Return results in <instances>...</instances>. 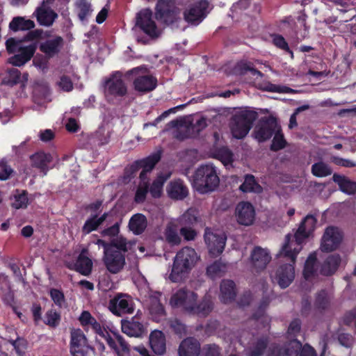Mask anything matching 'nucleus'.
I'll return each mask as SVG.
<instances>
[{
	"label": "nucleus",
	"instance_id": "obj_1",
	"mask_svg": "<svg viewBox=\"0 0 356 356\" xmlns=\"http://www.w3.org/2000/svg\"><path fill=\"white\" fill-rule=\"evenodd\" d=\"M170 305L179 309L184 313L205 317L213 309V302L210 296H205L201 301H197V295L193 291L181 289L170 298Z\"/></svg>",
	"mask_w": 356,
	"mask_h": 356
},
{
	"label": "nucleus",
	"instance_id": "obj_2",
	"mask_svg": "<svg viewBox=\"0 0 356 356\" xmlns=\"http://www.w3.org/2000/svg\"><path fill=\"white\" fill-rule=\"evenodd\" d=\"M316 222L314 216L307 215L293 234L286 235L282 254L291 257H293L296 254H299L302 249V243L315 229Z\"/></svg>",
	"mask_w": 356,
	"mask_h": 356
},
{
	"label": "nucleus",
	"instance_id": "obj_3",
	"mask_svg": "<svg viewBox=\"0 0 356 356\" xmlns=\"http://www.w3.org/2000/svg\"><path fill=\"white\" fill-rule=\"evenodd\" d=\"M198 259L195 250L185 247L176 254L170 279L174 282H178L184 279L195 266Z\"/></svg>",
	"mask_w": 356,
	"mask_h": 356
},
{
	"label": "nucleus",
	"instance_id": "obj_4",
	"mask_svg": "<svg viewBox=\"0 0 356 356\" xmlns=\"http://www.w3.org/2000/svg\"><path fill=\"white\" fill-rule=\"evenodd\" d=\"M160 159V154L154 153L144 159L135 161L130 166L129 170H131V174L136 172L140 168L143 169L140 173V183L135 195V201L137 203L143 202L145 200L149 188L147 175L152 171Z\"/></svg>",
	"mask_w": 356,
	"mask_h": 356
},
{
	"label": "nucleus",
	"instance_id": "obj_5",
	"mask_svg": "<svg viewBox=\"0 0 356 356\" xmlns=\"http://www.w3.org/2000/svg\"><path fill=\"white\" fill-rule=\"evenodd\" d=\"M220 179L216 168L211 163L199 166L193 175V184L201 193L213 191L218 186Z\"/></svg>",
	"mask_w": 356,
	"mask_h": 356
},
{
	"label": "nucleus",
	"instance_id": "obj_6",
	"mask_svg": "<svg viewBox=\"0 0 356 356\" xmlns=\"http://www.w3.org/2000/svg\"><path fill=\"white\" fill-rule=\"evenodd\" d=\"M6 46L10 54H14L8 58V62L15 67H22L25 65L31 59L36 50V46L34 44L26 45L22 40L13 38L6 40Z\"/></svg>",
	"mask_w": 356,
	"mask_h": 356
},
{
	"label": "nucleus",
	"instance_id": "obj_7",
	"mask_svg": "<svg viewBox=\"0 0 356 356\" xmlns=\"http://www.w3.org/2000/svg\"><path fill=\"white\" fill-rule=\"evenodd\" d=\"M283 246L277 254L282 264L276 270L275 280L282 289L287 288L295 279L294 264L298 254H296L293 257L284 256L282 254Z\"/></svg>",
	"mask_w": 356,
	"mask_h": 356
},
{
	"label": "nucleus",
	"instance_id": "obj_8",
	"mask_svg": "<svg viewBox=\"0 0 356 356\" xmlns=\"http://www.w3.org/2000/svg\"><path fill=\"white\" fill-rule=\"evenodd\" d=\"M257 118V113L253 111H242L236 113L230 122L233 136L238 139L244 138L248 134Z\"/></svg>",
	"mask_w": 356,
	"mask_h": 356
},
{
	"label": "nucleus",
	"instance_id": "obj_9",
	"mask_svg": "<svg viewBox=\"0 0 356 356\" xmlns=\"http://www.w3.org/2000/svg\"><path fill=\"white\" fill-rule=\"evenodd\" d=\"M343 238V232L339 227L335 226L326 227L321 240V250L324 252L336 250L340 246Z\"/></svg>",
	"mask_w": 356,
	"mask_h": 356
},
{
	"label": "nucleus",
	"instance_id": "obj_10",
	"mask_svg": "<svg viewBox=\"0 0 356 356\" xmlns=\"http://www.w3.org/2000/svg\"><path fill=\"white\" fill-rule=\"evenodd\" d=\"M156 17L166 24H172L180 18L179 10L173 0H159L156 6Z\"/></svg>",
	"mask_w": 356,
	"mask_h": 356
},
{
	"label": "nucleus",
	"instance_id": "obj_11",
	"mask_svg": "<svg viewBox=\"0 0 356 356\" xmlns=\"http://www.w3.org/2000/svg\"><path fill=\"white\" fill-rule=\"evenodd\" d=\"M127 93V87L122 79V73L116 72L106 81L105 95L111 97H122Z\"/></svg>",
	"mask_w": 356,
	"mask_h": 356
},
{
	"label": "nucleus",
	"instance_id": "obj_12",
	"mask_svg": "<svg viewBox=\"0 0 356 356\" xmlns=\"http://www.w3.org/2000/svg\"><path fill=\"white\" fill-rule=\"evenodd\" d=\"M135 28H139L152 38L159 35L157 27L152 19V12L149 9H144L137 13Z\"/></svg>",
	"mask_w": 356,
	"mask_h": 356
},
{
	"label": "nucleus",
	"instance_id": "obj_13",
	"mask_svg": "<svg viewBox=\"0 0 356 356\" xmlns=\"http://www.w3.org/2000/svg\"><path fill=\"white\" fill-rule=\"evenodd\" d=\"M278 124L273 118L261 119L254 130V138L259 142H264L271 138L278 129Z\"/></svg>",
	"mask_w": 356,
	"mask_h": 356
},
{
	"label": "nucleus",
	"instance_id": "obj_14",
	"mask_svg": "<svg viewBox=\"0 0 356 356\" xmlns=\"http://www.w3.org/2000/svg\"><path fill=\"white\" fill-rule=\"evenodd\" d=\"M109 309L119 316L132 314L134 310L132 299L127 294L119 293L110 300Z\"/></svg>",
	"mask_w": 356,
	"mask_h": 356
},
{
	"label": "nucleus",
	"instance_id": "obj_15",
	"mask_svg": "<svg viewBox=\"0 0 356 356\" xmlns=\"http://www.w3.org/2000/svg\"><path fill=\"white\" fill-rule=\"evenodd\" d=\"M103 262L106 269L113 274L121 271L125 265V255L121 251H114L113 248L104 252Z\"/></svg>",
	"mask_w": 356,
	"mask_h": 356
},
{
	"label": "nucleus",
	"instance_id": "obj_16",
	"mask_svg": "<svg viewBox=\"0 0 356 356\" xmlns=\"http://www.w3.org/2000/svg\"><path fill=\"white\" fill-rule=\"evenodd\" d=\"M204 238L211 254L216 257L222 252L226 243V236L224 234H217L207 227Z\"/></svg>",
	"mask_w": 356,
	"mask_h": 356
},
{
	"label": "nucleus",
	"instance_id": "obj_17",
	"mask_svg": "<svg viewBox=\"0 0 356 356\" xmlns=\"http://www.w3.org/2000/svg\"><path fill=\"white\" fill-rule=\"evenodd\" d=\"M271 260L269 252L259 246L255 247L250 254V261L252 271L264 270Z\"/></svg>",
	"mask_w": 356,
	"mask_h": 356
},
{
	"label": "nucleus",
	"instance_id": "obj_18",
	"mask_svg": "<svg viewBox=\"0 0 356 356\" xmlns=\"http://www.w3.org/2000/svg\"><path fill=\"white\" fill-rule=\"evenodd\" d=\"M209 3L201 0L186 9L184 13V19L191 24H199L207 13Z\"/></svg>",
	"mask_w": 356,
	"mask_h": 356
},
{
	"label": "nucleus",
	"instance_id": "obj_19",
	"mask_svg": "<svg viewBox=\"0 0 356 356\" xmlns=\"http://www.w3.org/2000/svg\"><path fill=\"white\" fill-rule=\"evenodd\" d=\"M122 332L131 337L142 338L147 332L146 327L136 316L121 320Z\"/></svg>",
	"mask_w": 356,
	"mask_h": 356
},
{
	"label": "nucleus",
	"instance_id": "obj_20",
	"mask_svg": "<svg viewBox=\"0 0 356 356\" xmlns=\"http://www.w3.org/2000/svg\"><path fill=\"white\" fill-rule=\"evenodd\" d=\"M63 45V38L59 35H54L41 42L39 49L47 58H51L60 53Z\"/></svg>",
	"mask_w": 356,
	"mask_h": 356
},
{
	"label": "nucleus",
	"instance_id": "obj_21",
	"mask_svg": "<svg viewBox=\"0 0 356 356\" xmlns=\"http://www.w3.org/2000/svg\"><path fill=\"white\" fill-rule=\"evenodd\" d=\"M235 214L237 222L239 224L248 226L254 222L255 211L250 202H241L237 204Z\"/></svg>",
	"mask_w": 356,
	"mask_h": 356
},
{
	"label": "nucleus",
	"instance_id": "obj_22",
	"mask_svg": "<svg viewBox=\"0 0 356 356\" xmlns=\"http://www.w3.org/2000/svg\"><path fill=\"white\" fill-rule=\"evenodd\" d=\"M301 349V343L296 339L280 346L275 345L270 349L268 356H298Z\"/></svg>",
	"mask_w": 356,
	"mask_h": 356
},
{
	"label": "nucleus",
	"instance_id": "obj_23",
	"mask_svg": "<svg viewBox=\"0 0 356 356\" xmlns=\"http://www.w3.org/2000/svg\"><path fill=\"white\" fill-rule=\"evenodd\" d=\"M87 339L83 332L78 329L71 332L70 352L73 356H86Z\"/></svg>",
	"mask_w": 356,
	"mask_h": 356
},
{
	"label": "nucleus",
	"instance_id": "obj_24",
	"mask_svg": "<svg viewBox=\"0 0 356 356\" xmlns=\"http://www.w3.org/2000/svg\"><path fill=\"white\" fill-rule=\"evenodd\" d=\"M35 13L38 23L44 26H51L58 17L57 13L49 6H40L37 8Z\"/></svg>",
	"mask_w": 356,
	"mask_h": 356
},
{
	"label": "nucleus",
	"instance_id": "obj_25",
	"mask_svg": "<svg viewBox=\"0 0 356 356\" xmlns=\"http://www.w3.org/2000/svg\"><path fill=\"white\" fill-rule=\"evenodd\" d=\"M200 345L194 338H186L179 345L178 353L179 356H198Z\"/></svg>",
	"mask_w": 356,
	"mask_h": 356
},
{
	"label": "nucleus",
	"instance_id": "obj_26",
	"mask_svg": "<svg viewBox=\"0 0 356 356\" xmlns=\"http://www.w3.org/2000/svg\"><path fill=\"white\" fill-rule=\"evenodd\" d=\"M168 196L174 200H183L188 194L186 185L181 179L171 181L167 186Z\"/></svg>",
	"mask_w": 356,
	"mask_h": 356
},
{
	"label": "nucleus",
	"instance_id": "obj_27",
	"mask_svg": "<svg viewBox=\"0 0 356 356\" xmlns=\"http://www.w3.org/2000/svg\"><path fill=\"white\" fill-rule=\"evenodd\" d=\"M156 79L151 75H140L134 81L136 90L141 92H147L153 90L156 86Z\"/></svg>",
	"mask_w": 356,
	"mask_h": 356
},
{
	"label": "nucleus",
	"instance_id": "obj_28",
	"mask_svg": "<svg viewBox=\"0 0 356 356\" xmlns=\"http://www.w3.org/2000/svg\"><path fill=\"white\" fill-rule=\"evenodd\" d=\"M220 298L224 303L232 302L236 296L235 283L230 280H224L220 283Z\"/></svg>",
	"mask_w": 356,
	"mask_h": 356
},
{
	"label": "nucleus",
	"instance_id": "obj_29",
	"mask_svg": "<svg viewBox=\"0 0 356 356\" xmlns=\"http://www.w3.org/2000/svg\"><path fill=\"white\" fill-rule=\"evenodd\" d=\"M149 343L156 354L163 355L165 352V338L161 331L154 330L150 334Z\"/></svg>",
	"mask_w": 356,
	"mask_h": 356
},
{
	"label": "nucleus",
	"instance_id": "obj_30",
	"mask_svg": "<svg viewBox=\"0 0 356 356\" xmlns=\"http://www.w3.org/2000/svg\"><path fill=\"white\" fill-rule=\"evenodd\" d=\"M32 165L40 170L43 175H46L48 170V164L51 162L52 156L50 154L38 152L31 156Z\"/></svg>",
	"mask_w": 356,
	"mask_h": 356
},
{
	"label": "nucleus",
	"instance_id": "obj_31",
	"mask_svg": "<svg viewBox=\"0 0 356 356\" xmlns=\"http://www.w3.org/2000/svg\"><path fill=\"white\" fill-rule=\"evenodd\" d=\"M87 249L82 250L74 264V269L83 275H88L92 270V262L86 254Z\"/></svg>",
	"mask_w": 356,
	"mask_h": 356
},
{
	"label": "nucleus",
	"instance_id": "obj_32",
	"mask_svg": "<svg viewBox=\"0 0 356 356\" xmlns=\"http://www.w3.org/2000/svg\"><path fill=\"white\" fill-rule=\"evenodd\" d=\"M147 225L146 217L140 213L134 215L129 222V229L136 235L142 234Z\"/></svg>",
	"mask_w": 356,
	"mask_h": 356
},
{
	"label": "nucleus",
	"instance_id": "obj_33",
	"mask_svg": "<svg viewBox=\"0 0 356 356\" xmlns=\"http://www.w3.org/2000/svg\"><path fill=\"white\" fill-rule=\"evenodd\" d=\"M341 263V257L339 254H331L327 257L321 266V273L324 275L333 274L338 268Z\"/></svg>",
	"mask_w": 356,
	"mask_h": 356
},
{
	"label": "nucleus",
	"instance_id": "obj_34",
	"mask_svg": "<svg viewBox=\"0 0 356 356\" xmlns=\"http://www.w3.org/2000/svg\"><path fill=\"white\" fill-rule=\"evenodd\" d=\"M332 179L339 185L340 189L343 193L352 195L356 192V182L351 181L346 177L334 174Z\"/></svg>",
	"mask_w": 356,
	"mask_h": 356
},
{
	"label": "nucleus",
	"instance_id": "obj_35",
	"mask_svg": "<svg viewBox=\"0 0 356 356\" xmlns=\"http://www.w3.org/2000/svg\"><path fill=\"white\" fill-rule=\"evenodd\" d=\"M197 222V213L193 209H189L178 219L177 222L181 227H193Z\"/></svg>",
	"mask_w": 356,
	"mask_h": 356
},
{
	"label": "nucleus",
	"instance_id": "obj_36",
	"mask_svg": "<svg viewBox=\"0 0 356 356\" xmlns=\"http://www.w3.org/2000/svg\"><path fill=\"white\" fill-rule=\"evenodd\" d=\"M108 216V213H104L102 216L97 218V215H94L88 218L82 227V232L84 234H89L96 230L99 225L106 220Z\"/></svg>",
	"mask_w": 356,
	"mask_h": 356
},
{
	"label": "nucleus",
	"instance_id": "obj_37",
	"mask_svg": "<svg viewBox=\"0 0 356 356\" xmlns=\"http://www.w3.org/2000/svg\"><path fill=\"white\" fill-rule=\"evenodd\" d=\"M239 189L243 193H256L262 192V187L256 181L254 177L252 175L245 176L244 182L240 186Z\"/></svg>",
	"mask_w": 356,
	"mask_h": 356
},
{
	"label": "nucleus",
	"instance_id": "obj_38",
	"mask_svg": "<svg viewBox=\"0 0 356 356\" xmlns=\"http://www.w3.org/2000/svg\"><path fill=\"white\" fill-rule=\"evenodd\" d=\"M164 236L166 242L171 245H179L181 244V238L177 232L176 226L172 223H168L166 225Z\"/></svg>",
	"mask_w": 356,
	"mask_h": 356
},
{
	"label": "nucleus",
	"instance_id": "obj_39",
	"mask_svg": "<svg viewBox=\"0 0 356 356\" xmlns=\"http://www.w3.org/2000/svg\"><path fill=\"white\" fill-rule=\"evenodd\" d=\"M75 6L80 21L85 22L91 15L92 12V5L88 0H76Z\"/></svg>",
	"mask_w": 356,
	"mask_h": 356
},
{
	"label": "nucleus",
	"instance_id": "obj_40",
	"mask_svg": "<svg viewBox=\"0 0 356 356\" xmlns=\"http://www.w3.org/2000/svg\"><path fill=\"white\" fill-rule=\"evenodd\" d=\"M35 24L31 19H25L22 17H15L10 22L9 28L13 31L29 30Z\"/></svg>",
	"mask_w": 356,
	"mask_h": 356
},
{
	"label": "nucleus",
	"instance_id": "obj_41",
	"mask_svg": "<svg viewBox=\"0 0 356 356\" xmlns=\"http://www.w3.org/2000/svg\"><path fill=\"white\" fill-rule=\"evenodd\" d=\"M268 343V341L266 337L257 339L255 343L248 348V356H261Z\"/></svg>",
	"mask_w": 356,
	"mask_h": 356
},
{
	"label": "nucleus",
	"instance_id": "obj_42",
	"mask_svg": "<svg viewBox=\"0 0 356 356\" xmlns=\"http://www.w3.org/2000/svg\"><path fill=\"white\" fill-rule=\"evenodd\" d=\"M312 174L318 177H324L332 173L331 167L323 161L315 163L312 166Z\"/></svg>",
	"mask_w": 356,
	"mask_h": 356
},
{
	"label": "nucleus",
	"instance_id": "obj_43",
	"mask_svg": "<svg viewBox=\"0 0 356 356\" xmlns=\"http://www.w3.org/2000/svg\"><path fill=\"white\" fill-rule=\"evenodd\" d=\"M330 301V296L325 290H321L316 293L314 305L319 310H325L329 308Z\"/></svg>",
	"mask_w": 356,
	"mask_h": 356
},
{
	"label": "nucleus",
	"instance_id": "obj_44",
	"mask_svg": "<svg viewBox=\"0 0 356 356\" xmlns=\"http://www.w3.org/2000/svg\"><path fill=\"white\" fill-rule=\"evenodd\" d=\"M131 245L132 243L127 241V240L122 236H118L111 241V246H112L113 250L114 251H121L124 254L129 250Z\"/></svg>",
	"mask_w": 356,
	"mask_h": 356
},
{
	"label": "nucleus",
	"instance_id": "obj_45",
	"mask_svg": "<svg viewBox=\"0 0 356 356\" xmlns=\"http://www.w3.org/2000/svg\"><path fill=\"white\" fill-rule=\"evenodd\" d=\"M216 157L220 160L223 165L229 168L232 166L233 154L227 147H222L218 149L216 152Z\"/></svg>",
	"mask_w": 356,
	"mask_h": 356
},
{
	"label": "nucleus",
	"instance_id": "obj_46",
	"mask_svg": "<svg viewBox=\"0 0 356 356\" xmlns=\"http://www.w3.org/2000/svg\"><path fill=\"white\" fill-rule=\"evenodd\" d=\"M170 175L166 176L159 175L152 183L149 192L154 197L161 196L164 182L169 178Z\"/></svg>",
	"mask_w": 356,
	"mask_h": 356
},
{
	"label": "nucleus",
	"instance_id": "obj_47",
	"mask_svg": "<svg viewBox=\"0 0 356 356\" xmlns=\"http://www.w3.org/2000/svg\"><path fill=\"white\" fill-rule=\"evenodd\" d=\"M227 270L225 264L220 261H215L207 267V273L211 278L220 277L225 273Z\"/></svg>",
	"mask_w": 356,
	"mask_h": 356
},
{
	"label": "nucleus",
	"instance_id": "obj_48",
	"mask_svg": "<svg viewBox=\"0 0 356 356\" xmlns=\"http://www.w3.org/2000/svg\"><path fill=\"white\" fill-rule=\"evenodd\" d=\"M316 261V256L315 254H311L308 257L305 264L303 270L304 276L306 279L311 277L316 271L315 264Z\"/></svg>",
	"mask_w": 356,
	"mask_h": 356
},
{
	"label": "nucleus",
	"instance_id": "obj_49",
	"mask_svg": "<svg viewBox=\"0 0 356 356\" xmlns=\"http://www.w3.org/2000/svg\"><path fill=\"white\" fill-rule=\"evenodd\" d=\"M281 129L280 126L277 131L274 133L275 136L273 138L270 149L273 151H278L285 147L286 140L284 138V136L280 133Z\"/></svg>",
	"mask_w": 356,
	"mask_h": 356
},
{
	"label": "nucleus",
	"instance_id": "obj_50",
	"mask_svg": "<svg viewBox=\"0 0 356 356\" xmlns=\"http://www.w3.org/2000/svg\"><path fill=\"white\" fill-rule=\"evenodd\" d=\"M236 71L241 74H245L247 73V72L249 71L254 76L257 75V76H259L261 78L263 77V74L260 71L254 68L251 63H239L236 66Z\"/></svg>",
	"mask_w": 356,
	"mask_h": 356
},
{
	"label": "nucleus",
	"instance_id": "obj_51",
	"mask_svg": "<svg viewBox=\"0 0 356 356\" xmlns=\"http://www.w3.org/2000/svg\"><path fill=\"white\" fill-rule=\"evenodd\" d=\"M168 324L172 330L180 336L186 334V326L177 318H170Z\"/></svg>",
	"mask_w": 356,
	"mask_h": 356
},
{
	"label": "nucleus",
	"instance_id": "obj_52",
	"mask_svg": "<svg viewBox=\"0 0 356 356\" xmlns=\"http://www.w3.org/2000/svg\"><path fill=\"white\" fill-rule=\"evenodd\" d=\"M6 77V83L10 86L16 85L21 82V73L16 68L8 69Z\"/></svg>",
	"mask_w": 356,
	"mask_h": 356
},
{
	"label": "nucleus",
	"instance_id": "obj_53",
	"mask_svg": "<svg viewBox=\"0 0 356 356\" xmlns=\"http://www.w3.org/2000/svg\"><path fill=\"white\" fill-rule=\"evenodd\" d=\"M60 314L55 311L50 310L45 314L44 323L50 326L55 327L60 322Z\"/></svg>",
	"mask_w": 356,
	"mask_h": 356
},
{
	"label": "nucleus",
	"instance_id": "obj_54",
	"mask_svg": "<svg viewBox=\"0 0 356 356\" xmlns=\"http://www.w3.org/2000/svg\"><path fill=\"white\" fill-rule=\"evenodd\" d=\"M149 309L152 315L154 316L155 321H159L160 318L165 315V309L161 302L149 305Z\"/></svg>",
	"mask_w": 356,
	"mask_h": 356
},
{
	"label": "nucleus",
	"instance_id": "obj_55",
	"mask_svg": "<svg viewBox=\"0 0 356 356\" xmlns=\"http://www.w3.org/2000/svg\"><path fill=\"white\" fill-rule=\"evenodd\" d=\"M271 300V298L269 296H264L261 300V302L259 306V312L256 313L253 315L254 318L259 320L261 318H268L267 317L264 316V310L267 307V306L269 305L270 302Z\"/></svg>",
	"mask_w": 356,
	"mask_h": 356
},
{
	"label": "nucleus",
	"instance_id": "obj_56",
	"mask_svg": "<svg viewBox=\"0 0 356 356\" xmlns=\"http://www.w3.org/2000/svg\"><path fill=\"white\" fill-rule=\"evenodd\" d=\"M180 234L186 241H194L197 235V232L193 227H180Z\"/></svg>",
	"mask_w": 356,
	"mask_h": 356
},
{
	"label": "nucleus",
	"instance_id": "obj_57",
	"mask_svg": "<svg viewBox=\"0 0 356 356\" xmlns=\"http://www.w3.org/2000/svg\"><path fill=\"white\" fill-rule=\"evenodd\" d=\"M50 296L54 303L61 307L65 303V298L63 293L56 289H52L50 291Z\"/></svg>",
	"mask_w": 356,
	"mask_h": 356
},
{
	"label": "nucleus",
	"instance_id": "obj_58",
	"mask_svg": "<svg viewBox=\"0 0 356 356\" xmlns=\"http://www.w3.org/2000/svg\"><path fill=\"white\" fill-rule=\"evenodd\" d=\"M120 232V222H115L113 225L103 229L101 234L103 236L113 237L118 234Z\"/></svg>",
	"mask_w": 356,
	"mask_h": 356
},
{
	"label": "nucleus",
	"instance_id": "obj_59",
	"mask_svg": "<svg viewBox=\"0 0 356 356\" xmlns=\"http://www.w3.org/2000/svg\"><path fill=\"white\" fill-rule=\"evenodd\" d=\"M13 173L12 168L3 161H0V179L6 180L8 179L11 174Z\"/></svg>",
	"mask_w": 356,
	"mask_h": 356
},
{
	"label": "nucleus",
	"instance_id": "obj_60",
	"mask_svg": "<svg viewBox=\"0 0 356 356\" xmlns=\"http://www.w3.org/2000/svg\"><path fill=\"white\" fill-rule=\"evenodd\" d=\"M273 43L276 47L283 50L287 51L290 52L291 54H293V52L289 50L287 42L282 35H275L273 36Z\"/></svg>",
	"mask_w": 356,
	"mask_h": 356
},
{
	"label": "nucleus",
	"instance_id": "obj_61",
	"mask_svg": "<svg viewBox=\"0 0 356 356\" xmlns=\"http://www.w3.org/2000/svg\"><path fill=\"white\" fill-rule=\"evenodd\" d=\"M28 204V198L26 194L24 192L23 193L15 196V200L13 203V205L16 209H20L26 207Z\"/></svg>",
	"mask_w": 356,
	"mask_h": 356
},
{
	"label": "nucleus",
	"instance_id": "obj_62",
	"mask_svg": "<svg viewBox=\"0 0 356 356\" xmlns=\"http://www.w3.org/2000/svg\"><path fill=\"white\" fill-rule=\"evenodd\" d=\"M301 328V322L299 319H294L291 322L288 327V334L289 335L296 336Z\"/></svg>",
	"mask_w": 356,
	"mask_h": 356
},
{
	"label": "nucleus",
	"instance_id": "obj_63",
	"mask_svg": "<svg viewBox=\"0 0 356 356\" xmlns=\"http://www.w3.org/2000/svg\"><path fill=\"white\" fill-rule=\"evenodd\" d=\"M58 86L66 92L71 91L73 89V83L71 79L66 76H61Z\"/></svg>",
	"mask_w": 356,
	"mask_h": 356
},
{
	"label": "nucleus",
	"instance_id": "obj_64",
	"mask_svg": "<svg viewBox=\"0 0 356 356\" xmlns=\"http://www.w3.org/2000/svg\"><path fill=\"white\" fill-rule=\"evenodd\" d=\"M207 126V119L201 118L197 120L191 127L193 132L196 135Z\"/></svg>",
	"mask_w": 356,
	"mask_h": 356
}]
</instances>
